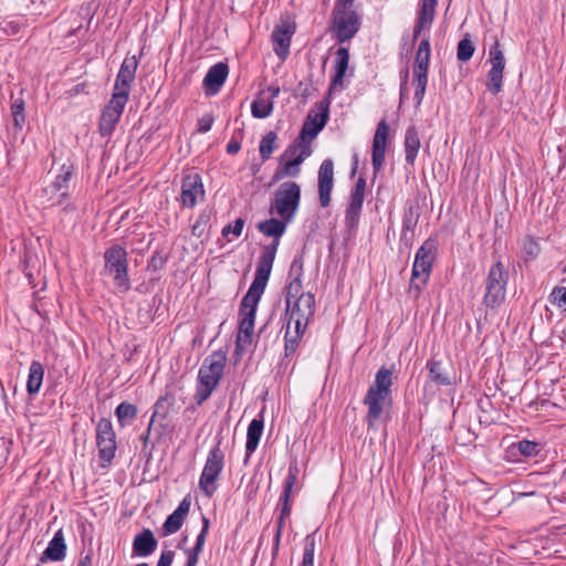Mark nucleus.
Segmentation results:
<instances>
[{
  "label": "nucleus",
  "mask_w": 566,
  "mask_h": 566,
  "mask_svg": "<svg viewBox=\"0 0 566 566\" xmlns=\"http://www.w3.org/2000/svg\"><path fill=\"white\" fill-rule=\"evenodd\" d=\"M277 244L279 242H274V244L271 248H268L261 255L256 268L255 277L249 287L248 293L245 294L249 295V300H252L253 296L261 298V295L263 294L270 277Z\"/></svg>",
  "instance_id": "14"
},
{
  "label": "nucleus",
  "mask_w": 566,
  "mask_h": 566,
  "mask_svg": "<svg viewBox=\"0 0 566 566\" xmlns=\"http://www.w3.org/2000/svg\"><path fill=\"white\" fill-rule=\"evenodd\" d=\"M273 109L271 97H266L264 92H261L251 105L252 115L256 118H266Z\"/></svg>",
  "instance_id": "30"
},
{
  "label": "nucleus",
  "mask_w": 566,
  "mask_h": 566,
  "mask_svg": "<svg viewBox=\"0 0 566 566\" xmlns=\"http://www.w3.org/2000/svg\"><path fill=\"white\" fill-rule=\"evenodd\" d=\"M366 191V180L359 177L350 192L348 207L345 213V223L348 228H356L361 213Z\"/></svg>",
  "instance_id": "19"
},
{
  "label": "nucleus",
  "mask_w": 566,
  "mask_h": 566,
  "mask_svg": "<svg viewBox=\"0 0 566 566\" xmlns=\"http://www.w3.org/2000/svg\"><path fill=\"white\" fill-rule=\"evenodd\" d=\"M229 70L226 63H217L211 66L203 80L205 87L208 94L214 95L219 92L223 85Z\"/></svg>",
  "instance_id": "23"
},
{
  "label": "nucleus",
  "mask_w": 566,
  "mask_h": 566,
  "mask_svg": "<svg viewBox=\"0 0 566 566\" xmlns=\"http://www.w3.org/2000/svg\"><path fill=\"white\" fill-rule=\"evenodd\" d=\"M105 271L113 277L116 286L127 290V262L126 251L119 245H113L105 251Z\"/></svg>",
  "instance_id": "12"
},
{
  "label": "nucleus",
  "mask_w": 566,
  "mask_h": 566,
  "mask_svg": "<svg viewBox=\"0 0 566 566\" xmlns=\"http://www.w3.org/2000/svg\"><path fill=\"white\" fill-rule=\"evenodd\" d=\"M226 355L221 352H213L203 360L198 374L199 382L196 394L198 403L207 400L218 386L226 367Z\"/></svg>",
  "instance_id": "4"
},
{
  "label": "nucleus",
  "mask_w": 566,
  "mask_h": 566,
  "mask_svg": "<svg viewBox=\"0 0 566 566\" xmlns=\"http://www.w3.org/2000/svg\"><path fill=\"white\" fill-rule=\"evenodd\" d=\"M549 300L553 305L566 310V287H555L549 295Z\"/></svg>",
  "instance_id": "43"
},
{
  "label": "nucleus",
  "mask_w": 566,
  "mask_h": 566,
  "mask_svg": "<svg viewBox=\"0 0 566 566\" xmlns=\"http://www.w3.org/2000/svg\"><path fill=\"white\" fill-rule=\"evenodd\" d=\"M430 55V42L429 39L426 38L420 42L418 46L413 66V84L416 86L415 99L418 105L422 102L426 93Z\"/></svg>",
  "instance_id": "10"
},
{
  "label": "nucleus",
  "mask_w": 566,
  "mask_h": 566,
  "mask_svg": "<svg viewBox=\"0 0 566 566\" xmlns=\"http://www.w3.org/2000/svg\"><path fill=\"white\" fill-rule=\"evenodd\" d=\"M142 556V532L137 533L133 543V557Z\"/></svg>",
  "instance_id": "52"
},
{
  "label": "nucleus",
  "mask_w": 566,
  "mask_h": 566,
  "mask_svg": "<svg viewBox=\"0 0 566 566\" xmlns=\"http://www.w3.org/2000/svg\"><path fill=\"white\" fill-rule=\"evenodd\" d=\"M164 264V259L161 256H154L149 262V268L153 266L155 270L161 268Z\"/></svg>",
  "instance_id": "55"
},
{
  "label": "nucleus",
  "mask_w": 566,
  "mask_h": 566,
  "mask_svg": "<svg viewBox=\"0 0 566 566\" xmlns=\"http://www.w3.org/2000/svg\"><path fill=\"white\" fill-rule=\"evenodd\" d=\"M564 272H566V264H565V269H564Z\"/></svg>",
  "instance_id": "58"
},
{
  "label": "nucleus",
  "mask_w": 566,
  "mask_h": 566,
  "mask_svg": "<svg viewBox=\"0 0 566 566\" xmlns=\"http://www.w3.org/2000/svg\"><path fill=\"white\" fill-rule=\"evenodd\" d=\"M521 454L525 457L536 455L538 452L537 443L530 440H522L516 446Z\"/></svg>",
  "instance_id": "44"
},
{
  "label": "nucleus",
  "mask_w": 566,
  "mask_h": 566,
  "mask_svg": "<svg viewBox=\"0 0 566 566\" xmlns=\"http://www.w3.org/2000/svg\"><path fill=\"white\" fill-rule=\"evenodd\" d=\"M359 17L352 10V4L337 1L334 10L333 25L340 42L349 40L359 29Z\"/></svg>",
  "instance_id": "9"
},
{
  "label": "nucleus",
  "mask_w": 566,
  "mask_h": 566,
  "mask_svg": "<svg viewBox=\"0 0 566 566\" xmlns=\"http://www.w3.org/2000/svg\"><path fill=\"white\" fill-rule=\"evenodd\" d=\"M475 52V45L471 40L470 35L467 34L459 43L457 48V57L461 62L469 61Z\"/></svg>",
  "instance_id": "39"
},
{
  "label": "nucleus",
  "mask_w": 566,
  "mask_h": 566,
  "mask_svg": "<svg viewBox=\"0 0 566 566\" xmlns=\"http://www.w3.org/2000/svg\"><path fill=\"white\" fill-rule=\"evenodd\" d=\"M260 298L252 297L249 300V295H244L241 302L240 308V324L239 333L237 337V346L241 349L245 348L252 343V335L254 331L255 311Z\"/></svg>",
  "instance_id": "13"
},
{
  "label": "nucleus",
  "mask_w": 566,
  "mask_h": 566,
  "mask_svg": "<svg viewBox=\"0 0 566 566\" xmlns=\"http://www.w3.org/2000/svg\"><path fill=\"white\" fill-rule=\"evenodd\" d=\"M203 196V185L198 174H190L182 179L180 198L184 207H195Z\"/></svg>",
  "instance_id": "20"
},
{
  "label": "nucleus",
  "mask_w": 566,
  "mask_h": 566,
  "mask_svg": "<svg viewBox=\"0 0 566 566\" xmlns=\"http://www.w3.org/2000/svg\"><path fill=\"white\" fill-rule=\"evenodd\" d=\"M190 503L187 500H184L179 506L174 511L172 514L168 516L164 524V530L166 534L176 533L182 525L184 518L189 512Z\"/></svg>",
  "instance_id": "27"
},
{
  "label": "nucleus",
  "mask_w": 566,
  "mask_h": 566,
  "mask_svg": "<svg viewBox=\"0 0 566 566\" xmlns=\"http://www.w3.org/2000/svg\"><path fill=\"white\" fill-rule=\"evenodd\" d=\"M280 501L282 503L281 516L283 518H289L292 512V496L285 497V495H281Z\"/></svg>",
  "instance_id": "48"
},
{
  "label": "nucleus",
  "mask_w": 566,
  "mask_h": 566,
  "mask_svg": "<svg viewBox=\"0 0 566 566\" xmlns=\"http://www.w3.org/2000/svg\"><path fill=\"white\" fill-rule=\"evenodd\" d=\"M11 112L14 127L21 129L23 124L25 123L24 101L22 98L14 99L11 105Z\"/></svg>",
  "instance_id": "40"
},
{
  "label": "nucleus",
  "mask_w": 566,
  "mask_h": 566,
  "mask_svg": "<svg viewBox=\"0 0 566 566\" xmlns=\"http://www.w3.org/2000/svg\"><path fill=\"white\" fill-rule=\"evenodd\" d=\"M523 248L524 252L531 258H535L539 252V245L533 238L525 239Z\"/></svg>",
  "instance_id": "47"
},
{
  "label": "nucleus",
  "mask_w": 566,
  "mask_h": 566,
  "mask_svg": "<svg viewBox=\"0 0 566 566\" xmlns=\"http://www.w3.org/2000/svg\"><path fill=\"white\" fill-rule=\"evenodd\" d=\"M300 468L296 461H292L289 465L287 476L284 482L282 495L292 496L293 488L297 484Z\"/></svg>",
  "instance_id": "38"
},
{
  "label": "nucleus",
  "mask_w": 566,
  "mask_h": 566,
  "mask_svg": "<svg viewBox=\"0 0 566 566\" xmlns=\"http://www.w3.org/2000/svg\"><path fill=\"white\" fill-rule=\"evenodd\" d=\"M44 377V367L39 360H33L29 367L27 391L30 396L39 394Z\"/></svg>",
  "instance_id": "26"
},
{
  "label": "nucleus",
  "mask_w": 566,
  "mask_h": 566,
  "mask_svg": "<svg viewBox=\"0 0 566 566\" xmlns=\"http://www.w3.org/2000/svg\"><path fill=\"white\" fill-rule=\"evenodd\" d=\"M136 566H142V564H137Z\"/></svg>",
  "instance_id": "59"
},
{
  "label": "nucleus",
  "mask_w": 566,
  "mask_h": 566,
  "mask_svg": "<svg viewBox=\"0 0 566 566\" xmlns=\"http://www.w3.org/2000/svg\"><path fill=\"white\" fill-rule=\"evenodd\" d=\"M507 280L509 274L501 262L495 263L490 269L484 294V303L488 307L495 308L503 303Z\"/></svg>",
  "instance_id": "8"
},
{
  "label": "nucleus",
  "mask_w": 566,
  "mask_h": 566,
  "mask_svg": "<svg viewBox=\"0 0 566 566\" xmlns=\"http://www.w3.org/2000/svg\"><path fill=\"white\" fill-rule=\"evenodd\" d=\"M96 446L99 459L111 463L116 452V440L112 422L106 418H102L96 424Z\"/></svg>",
  "instance_id": "16"
},
{
  "label": "nucleus",
  "mask_w": 566,
  "mask_h": 566,
  "mask_svg": "<svg viewBox=\"0 0 566 566\" xmlns=\"http://www.w3.org/2000/svg\"><path fill=\"white\" fill-rule=\"evenodd\" d=\"M174 557L175 553L172 551H164L160 555L157 566H171Z\"/></svg>",
  "instance_id": "51"
},
{
  "label": "nucleus",
  "mask_w": 566,
  "mask_h": 566,
  "mask_svg": "<svg viewBox=\"0 0 566 566\" xmlns=\"http://www.w3.org/2000/svg\"><path fill=\"white\" fill-rule=\"evenodd\" d=\"M144 566H148V565L144 563Z\"/></svg>",
  "instance_id": "60"
},
{
  "label": "nucleus",
  "mask_w": 566,
  "mask_h": 566,
  "mask_svg": "<svg viewBox=\"0 0 566 566\" xmlns=\"http://www.w3.org/2000/svg\"><path fill=\"white\" fill-rule=\"evenodd\" d=\"M275 140H276V135L273 132L266 134L262 138V140L260 143V155L263 160L269 159L270 156L272 155V153L274 150Z\"/></svg>",
  "instance_id": "42"
},
{
  "label": "nucleus",
  "mask_w": 566,
  "mask_h": 566,
  "mask_svg": "<svg viewBox=\"0 0 566 566\" xmlns=\"http://www.w3.org/2000/svg\"><path fill=\"white\" fill-rule=\"evenodd\" d=\"M244 227V220L239 218L231 226H227L222 229V235L228 238L229 234H233L235 238L240 237Z\"/></svg>",
  "instance_id": "45"
},
{
  "label": "nucleus",
  "mask_w": 566,
  "mask_h": 566,
  "mask_svg": "<svg viewBox=\"0 0 566 566\" xmlns=\"http://www.w3.org/2000/svg\"><path fill=\"white\" fill-rule=\"evenodd\" d=\"M301 161L297 159H282L280 166L276 168L273 179L279 181L286 177H297L300 175Z\"/></svg>",
  "instance_id": "31"
},
{
  "label": "nucleus",
  "mask_w": 566,
  "mask_h": 566,
  "mask_svg": "<svg viewBox=\"0 0 566 566\" xmlns=\"http://www.w3.org/2000/svg\"><path fill=\"white\" fill-rule=\"evenodd\" d=\"M349 53L345 48H340L336 52V73L333 78V85L342 84L343 77L348 69Z\"/></svg>",
  "instance_id": "35"
},
{
  "label": "nucleus",
  "mask_w": 566,
  "mask_h": 566,
  "mask_svg": "<svg viewBox=\"0 0 566 566\" xmlns=\"http://www.w3.org/2000/svg\"><path fill=\"white\" fill-rule=\"evenodd\" d=\"M391 385V371L385 367L380 368L376 374L374 384L368 388L364 398V403L368 408L366 416L368 427H373L382 415L385 408L390 405Z\"/></svg>",
  "instance_id": "3"
},
{
  "label": "nucleus",
  "mask_w": 566,
  "mask_h": 566,
  "mask_svg": "<svg viewBox=\"0 0 566 566\" xmlns=\"http://www.w3.org/2000/svg\"><path fill=\"white\" fill-rule=\"evenodd\" d=\"M315 312V298L311 292H304L302 281L295 277L286 287V340L295 342L306 329Z\"/></svg>",
  "instance_id": "2"
},
{
  "label": "nucleus",
  "mask_w": 566,
  "mask_h": 566,
  "mask_svg": "<svg viewBox=\"0 0 566 566\" xmlns=\"http://www.w3.org/2000/svg\"><path fill=\"white\" fill-rule=\"evenodd\" d=\"M437 0H421L413 29V39L420 36L422 31L429 30L436 15Z\"/></svg>",
  "instance_id": "22"
},
{
  "label": "nucleus",
  "mask_w": 566,
  "mask_h": 566,
  "mask_svg": "<svg viewBox=\"0 0 566 566\" xmlns=\"http://www.w3.org/2000/svg\"><path fill=\"white\" fill-rule=\"evenodd\" d=\"M430 378L439 385H453L455 384V376L449 375L442 369L441 363L430 361L429 363Z\"/></svg>",
  "instance_id": "36"
},
{
  "label": "nucleus",
  "mask_w": 566,
  "mask_h": 566,
  "mask_svg": "<svg viewBox=\"0 0 566 566\" xmlns=\"http://www.w3.org/2000/svg\"><path fill=\"white\" fill-rule=\"evenodd\" d=\"M138 66L136 55L127 56L118 71L115 80L114 90L109 103L104 107L98 130L103 137L111 136L118 123L124 107L128 101L130 84L135 77Z\"/></svg>",
  "instance_id": "1"
},
{
  "label": "nucleus",
  "mask_w": 566,
  "mask_h": 566,
  "mask_svg": "<svg viewBox=\"0 0 566 566\" xmlns=\"http://www.w3.org/2000/svg\"><path fill=\"white\" fill-rule=\"evenodd\" d=\"M305 143L302 140L291 145L282 155V159H297V161L303 163L311 155V148Z\"/></svg>",
  "instance_id": "37"
},
{
  "label": "nucleus",
  "mask_w": 566,
  "mask_h": 566,
  "mask_svg": "<svg viewBox=\"0 0 566 566\" xmlns=\"http://www.w3.org/2000/svg\"><path fill=\"white\" fill-rule=\"evenodd\" d=\"M263 431V421L260 419H253L249 427L247 432V443L245 449L249 454L254 452L256 449L260 438L262 436Z\"/></svg>",
  "instance_id": "29"
},
{
  "label": "nucleus",
  "mask_w": 566,
  "mask_h": 566,
  "mask_svg": "<svg viewBox=\"0 0 566 566\" xmlns=\"http://www.w3.org/2000/svg\"><path fill=\"white\" fill-rule=\"evenodd\" d=\"M293 33L294 28L290 24L279 25L273 31L272 39L274 44V51L281 59H285L289 54V49Z\"/></svg>",
  "instance_id": "24"
},
{
  "label": "nucleus",
  "mask_w": 566,
  "mask_h": 566,
  "mask_svg": "<svg viewBox=\"0 0 566 566\" xmlns=\"http://www.w3.org/2000/svg\"><path fill=\"white\" fill-rule=\"evenodd\" d=\"M334 187V164L332 159H325L318 170V195L322 207L331 202V192Z\"/></svg>",
  "instance_id": "21"
},
{
  "label": "nucleus",
  "mask_w": 566,
  "mask_h": 566,
  "mask_svg": "<svg viewBox=\"0 0 566 566\" xmlns=\"http://www.w3.org/2000/svg\"><path fill=\"white\" fill-rule=\"evenodd\" d=\"M77 566H92V553H87L85 556L81 557Z\"/></svg>",
  "instance_id": "56"
},
{
  "label": "nucleus",
  "mask_w": 566,
  "mask_h": 566,
  "mask_svg": "<svg viewBox=\"0 0 566 566\" xmlns=\"http://www.w3.org/2000/svg\"><path fill=\"white\" fill-rule=\"evenodd\" d=\"M403 145L406 153V161L412 166L416 161L420 148L419 135L413 126L407 129Z\"/></svg>",
  "instance_id": "28"
},
{
  "label": "nucleus",
  "mask_w": 566,
  "mask_h": 566,
  "mask_svg": "<svg viewBox=\"0 0 566 566\" xmlns=\"http://www.w3.org/2000/svg\"><path fill=\"white\" fill-rule=\"evenodd\" d=\"M389 125L385 119L378 123L373 138L371 150V163L375 174L384 168L387 145L389 144Z\"/></svg>",
  "instance_id": "18"
},
{
  "label": "nucleus",
  "mask_w": 566,
  "mask_h": 566,
  "mask_svg": "<svg viewBox=\"0 0 566 566\" xmlns=\"http://www.w3.org/2000/svg\"><path fill=\"white\" fill-rule=\"evenodd\" d=\"M157 546V541L149 530H144V556L151 554Z\"/></svg>",
  "instance_id": "46"
},
{
  "label": "nucleus",
  "mask_w": 566,
  "mask_h": 566,
  "mask_svg": "<svg viewBox=\"0 0 566 566\" xmlns=\"http://www.w3.org/2000/svg\"><path fill=\"white\" fill-rule=\"evenodd\" d=\"M315 537L308 535L305 538L304 553L301 566H314Z\"/></svg>",
  "instance_id": "41"
},
{
  "label": "nucleus",
  "mask_w": 566,
  "mask_h": 566,
  "mask_svg": "<svg viewBox=\"0 0 566 566\" xmlns=\"http://www.w3.org/2000/svg\"><path fill=\"white\" fill-rule=\"evenodd\" d=\"M73 176V167L71 165H62L60 174L54 181L42 189L40 198L42 203L46 206H59L69 197V184Z\"/></svg>",
  "instance_id": "11"
},
{
  "label": "nucleus",
  "mask_w": 566,
  "mask_h": 566,
  "mask_svg": "<svg viewBox=\"0 0 566 566\" xmlns=\"http://www.w3.org/2000/svg\"><path fill=\"white\" fill-rule=\"evenodd\" d=\"M224 467V454L219 446L212 448L207 457L200 479L199 488L201 492L211 497L218 489V480Z\"/></svg>",
  "instance_id": "7"
},
{
  "label": "nucleus",
  "mask_w": 566,
  "mask_h": 566,
  "mask_svg": "<svg viewBox=\"0 0 566 566\" xmlns=\"http://www.w3.org/2000/svg\"><path fill=\"white\" fill-rule=\"evenodd\" d=\"M289 221L279 220V219H269L259 224V230L266 237H272L274 239H279L286 229V223Z\"/></svg>",
  "instance_id": "32"
},
{
  "label": "nucleus",
  "mask_w": 566,
  "mask_h": 566,
  "mask_svg": "<svg viewBox=\"0 0 566 566\" xmlns=\"http://www.w3.org/2000/svg\"><path fill=\"white\" fill-rule=\"evenodd\" d=\"M301 188L294 181L283 182L274 193L271 210L284 221H291L300 206Z\"/></svg>",
  "instance_id": "6"
},
{
  "label": "nucleus",
  "mask_w": 566,
  "mask_h": 566,
  "mask_svg": "<svg viewBox=\"0 0 566 566\" xmlns=\"http://www.w3.org/2000/svg\"><path fill=\"white\" fill-rule=\"evenodd\" d=\"M229 154H237L240 150V144L238 142H230L227 146Z\"/></svg>",
  "instance_id": "57"
},
{
  "label": "nucleus",
  "mask_w": 566,
  "mask_h": 566,
  "mask_svg": "<svg viewBox=\"0 0 566 566\" xmlns=\"http://www.w3.org/2000/svg\"><path fill=\"white\" fill-rule=\"evenodd\" d=\"M328 119V102H319L315 109H312L303 125L301 139L303 142H312L317 134L324 128Z\"/></svg>",
  "instance_id": "17"
},
{
  "label": "nucleus",
  "mask_w": 566,
  "mask_h": 566,
  "mask_svg": "<svg viewBox=\"0 0 566 566\" xmlns=\"http://www.w3.org/2000/svg\"><path fill=\"white\" fill-rule=\"evenodd\" d=\"M285 520H286V518H283V517L280 515L279 521H277L276 534H275V545H276V546L279 545L280 537H281V534H282V530H283V526H284Z\"/></svg>",
  "instance_id": "53"
},
{
  "label": "nucleus",
  "mask_w": 566,
  "mask_h": 566,
  "mask_svg": "<svg viewBox=\"0 0 566 566\" xmlns=\"http://www.w3.org/2000/svg\"><path fill=\"white\" fill-rule=\"evenodd\" d=\"M65 551L66 545L64 543L62 531H57L43 552L42 559L60 562L65 557Z\"/></svg>",
  "instance_id": "25"
},
{
  "label": "nucleus",
  "mask_w": 566,
  "mask_h": 566,
  "mask_svg": "<svg viewBox=\"0 0 566 566\" xmlns=\"http://www.w3.org/2000/svg\"><path fill=\"white\" fill-rule=\"evenodd\" d=\"M437 243L434 240H426L418 249L412 266L409 292L413 297H419L422 287L427 284L432 263L436 259Z\"/></svg>",
  "instance_id": "5"
},
{
  "label": "nucleus",
  "mask_w": 566,
  "mask_h": 566,
  "mask_svg": "<svg viewBox=\"0 0 566 566\" xmlns=\"http://www.w3.org/2000/svg\"><path fill=\"white\" fill-rule=\"evenodd\" d=\"M207 220L205 218H199L196 223L192 226V234L197 238H201L206 231Z\"/></svg>",
  "instance_id": "49"
},
{
  "label": "nucleus",
  "mask_w": 566,
  "mask_h": 566,
  "mask_svg": "<svg viewBox=\"0 0 566 566\" xmlns=\"http://www.w3.org/2000/svg\"><path fill=\"white\" fill-rule=\"evenodd\" d=\"M213 119L211 116H203L198 120V132L207 133L211 129Z\"/></svg>",
  "instance_id": "50"
},
{
  "label": "nucleus",
  "mask_w": 566,
  "mask_h": 566,
  "mask_svg": "<svg viewBox=\"0 0 566 566\" xmlns=\"http://www.w3.org/2000/svg\"><path fill=\"white\" fill-rule=\"evenodd\" d=\"M137 407L129 402H120L115 410V415L122 427L132 424L137 418Z\"/></svg>",
  "instance_id": "33"
},
{
  "label": "nucleus",
  "mask_w": 566,
  "mask_h": 566,
  "mask_svg": "<svg viewBox=\"0 0 566 566\" xmlns=\"http://www.w3.org/2000/svg\"><path fill=\"white\" fill-rule=\"evenodd\" d=\"M488 62L491 64V69L488 72L486 87L493 95H496L502 91L505 69V56L497 39L489 51Z\"/></svg>",
  "instance_id": "15"
},
{
  "label": "nucleus",
  "mask_w": 566,
  "mask_h": 566,
  "mask_svg": "<svg viewBox=\"0 0 566 566\" xmlns=\"http://www.w3.org/2000/svg\"><path fill=\"white\" fill-rule=\"evenodd\" d=\"M209 528V520L207 517H202V530L200 534L197 536L196 545L192 551L189 553L188 562L186 566H196L198 563V556L201 553L206 536Z\"/></svg>",
  "instance_id": "34"
},
{
  "label": "nucleus",
  "mask_w": 566,
  "mask_h": 566,
  "mask_svg": "<svg viewBox=\"0 0 566 566\" xmlns=\"http://www.w3.org/2000/svg\"><path fill=\"white\" fill-rule=\"evenodd\" d=\"M264 93L266 94V97H271V98H272V102H273V101H274V98H275V97H277V96H279V94H280V87H279V86H274V85H272V86H270V87L268 88V91H266V92H264Z\"/></svg>",
  "instance_id": "54"
}]
</instances>
